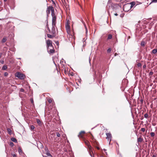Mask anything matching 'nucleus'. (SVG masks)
<instances>
[{
	"instance_id": "28",
	"label": "nucleus",
	"mask_w": 157,
	"mask_h": 157,
	"mask_svg": "<svg viewBox=\"0 0 157 157\" xmlns=\"http://www.w3.org/2000/svg\"><path fill=\"white\" fill-rule=\"evenodd\" d=\"M56 20V17L55 16L52 17V21H55Z\"/></svg>"
},
{
	"instance_id": "40",
	"label": "nucleus",
	"mask_w": 157,
	"mask_h": 157,
	"mask_svg": "<svg viewBox=\"0 0 157 157\" xmlns=\"http://www.w3.org/2000/svg\"><path fill=\"white\" fill-rule=\"evenodd\" d=\"M153 72L152 71H150L149 73V75H153Z\"/></svg>"
},
{
	"instance_id": "51",
	"label": "nucleus",
	"mask_w": 157,
	"mask_h": 157,
	"mask_svg": "<svg viewBox=\"0 0 157 157\" xmlns=\"http://www.w3.org/2000/svg\"><path fill=\"white\" fill-rule=\"evenodd\" d=\"M152 157H156V156L155 155H153V156H152Z\"/></svg>"
},
{
	"instance_id": "20",
	"label": "nucleus",
	"mask_w": 157,
	"mask_h": 157,
	"mask_svg": "<svg viewBox=\"0 0 157 157\" xmlns=\"http://www.w3.org/2000/svg\"><path fill=\"white\" fill-rule=\"evenodd\" d=\"M146 43L144 41H142L141 43V45L142 46H144Z\"/></svg>"
},
{
	"instance_id": "7",
	"label": "nucleus",
	"mask_w": 157,
	"mask_h": 157,
	"mask_svg": "<svg viewBox=\"0 0 157 157\" xmlns=\"http://www.w3.org/2000/svg\"><path fill=\"white\" fill-rule=\"evenodd\" d=\"M54 50L53 48H50L49 49H48V52L50 53H53L54 52Z\"/></svg>"
},
{
	"instance_id": "18",
	"label": "nucleus",
	"mask_w": 157,
	"mask_h": 157,
	"mask_svg": "<svg viewBox=\"0 0 157 157\" xmlns=\"http://www.w3.org/2000/svg\"><path fill=\"white\" fill-rule=\"evenodd\" d=\"M143 140V139L141 137H139L137 139V142H141Z\"/></svg>"
},
{
	"instance_id": "49",
	"label": "nucleus",
	"mask_w": 157,
	"mask_h": 157,
	"mask_svg": "<svg viewBox=\"0 0 157 157\" xmlns=\"http://www.w3.org/2000/svg\"><path fill=\"white\" fill-rule=\"evenodd\" d=\"M114 15H115V16H117L118 15V14H117V13H115V14H114Z\"/></svg>"
},
{
	"instance_id": "31",
	"label": "nucleus",
	"mask_w": 157,
	"mask_h": 157,
	"mask_svg": "<svg viewBox=\"0 0 157 157\" xmlns=\"http://www.w3.org/2000/svg\"><path fill=\"white\" fill-rule=\"evenodd\" d=\"M148 114H147V113H145L144 115V117L145 118H148Z\"/></svg>"
},
{
	"instance_id": "26",
	"label": "nucleus",
	"mask_w": 157,
	"mask_h": 157,
	"mask_svg": "<svg viewBox=\"0 0 157 157\" xmlns=\"http://www.w3.org/2000/svg\"><path fill=\"white\" fill-rule=\"evenodd\" d=\"M91 151L93 153L92 148H91V150L90 151V150H89V153L90 156L91 157H94V156L93 155H92V154L91 153Z\"/></svg>"
},
{
	"instance_id": "8",
	"label": "nucleus",
	"mask_w": 157,
	"mask_h": 157,
	"mask_svg": "<svg viewBox=\"0 0 157 157\" xmlns=\"http://www.w3.org/2000/svg\"><path fill=\"white\" fill-rule=\"evenodd\" d=\"M50 10H51V15L52 17L55 16L54 13V10L53 7L51 8Z\"/></svg>"
},
{
	"instance_id": "47",
	"label": "nucleus",
	"mask_w": 157,
	"mask_h": 157,
	"mask_svg": "<svg viewBox=\"0 0 157 157\" xmlns=\"http://www.w3.org/2000/svg\"><path fill=\"white\" fill-rule=\"evenodd\" d=\"M146 67V64H144V65L143 66V68H145Z\"/></svg>"
},
{
	"instance_id": "5",
	"label": "nucleus",
	"mask_w": 157,
	"mask_h": 157,
	"mask_svg": "<svg viewBox=\"0 0 157 157\" xmlns=\"http://www.w3.org/2000/svg\"><path fill=\"white\" fill-rule=\"evenodd\" d=\"M106 134L107 136L106 139H107L108 141H109V143H110L112 138L111 134L110 133H106Z\"/></svg>"
},
{
	"instance_id": "37",
	"label": "nucleus",
	"mask_w": 157,
	"mask_h": 157,
	"mask_svg": "<svg viewBox=\"0 0 157 157\" xmlns=\"http://www.w3.org/2000/svg\"><path fill=\"white\" fill-rule=\"evenodd\" d=\"M8 75V74L7 72H6L4 73V76H7Z\"/></svg>"
},
{
	"instance_id": "17",
	"label": "nucleus",
	"mask_w": 157,
	"mask_h": 157,
	"mask_svg": "<svg viewBox=\"0 0 157 157\" xmlns=\"http://www.w3.org/2000/svg\"><path fill=\"white\" fill-rule=\"evenodd\" d=\"M152 53L154 54H156L157 52V48L153 49L152 51Z\"/></svg>"
},
{
	"instance_id": "16",
	"label": "nucleus",
	"mask_w": 157,
	"mask_h": 157,
	"mask_svg": "<svg viewBox=\"0 0 157 157\" xmlns=\"http://www.w3.org/2000/svg\"><path fill=\"white\" fill-rule=\"evenodd\" d=\"M46 154L48 156L52 157V156L50 153L49 151H47V152H46Z\"/></svg>"
},
{
	"instance_id": "22",
	"label": "nucleus",
	"mask_w": 157,
	"mask_h": 157,
	"mask_svg": "<svg viewBox=\"0 0 157 157\" xmlns=\"http://www.w3.org/2000/svg\"><path fill=\"white\" fill-rule=\"evenodd\" d=\"M7 68V67L6 65H4L2 68V70H5Z\"/></svg>"
},
{
	"instance_id": "6",
	"label": "nucleus",
	"mask_w": 157,
	"mask_h": 157,
	"mask_svg": "<svg viewBox=\"0 0 157 157\" xmlns=\"http://www.w3.org/2000/svg\"><path fill=\"white\" fill-rule=\"evenodd\" d=\"M53 7L52 6H49L48 7L47 10H46V13H47V15L48 16V15L50 13V12L51 11V10H50L51 8Z\"/></svg>"
},
{
	"instance_id": "55",
	"label": "nucleus",
	"mask_w": 157,
	"mask_h": 157,
	"mask_svg": "<svg viewBox=\"0 0 157 157\" xmlns=\"http://www.w3.org/2000/svg\"><path fill=\"white\" fill-rule=\"evenodd\" d=\"M143 101L142 100H141V102H143Z\"/></svg>"
},
{
	"instance_id": "35",
	"label": "nucleus",
	"mask_w": 157,
	"mask_h": 157,
	"mask_svg": "<svg viewBox=\"0 0 157 157\" xmlns=\"http://www.w3.org/2000/svg\"><path fill=\"white\" fill-rule=\"evenodd\" d=\"M152 2H157V0H152L151 2L150 3V4H151V3Z\"/></svg>"
},
{
	"instance_id": "41",
	"label": "nucleus",
	"mask_w": 157,
	"mask_h": 157,
	"mask_svg": "<svg viewBox=\"0 0 157 157\" xmlns=\"http://www.w3.org/2000/svg\"><path fill=\"white\" fill-rule=\"evenodd\" d=\"M45 151L47 152V151H48V150L47 147H46L45 148Z\"/></svg>"
},
{
	"instance_id": "34",
	"label": "nucleus",
	"mask_w": 157,
	"mask_h": 157,
	"mask_svg": "<svg viewBox=\"0 0 157 157\" xmlns=\"http://www.w3.org/2000/svg\"><path fill=\"white\" fill-rule=\"evenodd\" d=\"M137 65L138 67H140L141 66V63H137Z\"/></svg>"
},
{
	"instance_id": "9",
	"label": "nucleus",
	"mask_w": 157,
	"mask_h": 157,
	"mask_svg": "<svg viewBox=\"0 0 157 157\" xmlns=\"http://www.w3.org/2000/svg\"><path fill=\"white\" fill-rule=\"evenodd\" d=\"M128 4H130V7L132 8L134 6H135L136 4V2L134 1L130 3H128Z\"/></svg>"
},
{
	"instance_id": "24",
	"label": "nucleus",
	"mask_w": 157,
	"mask_h": 157,
	"mask_svg": "<svg viewBox=\"0 0 157 157\" xmlns=\"http://www.w3.org/2000/svg\"><path fill=\"white\" fill-rule=\"evenodd\" d=\"M52 21V26L56 27V21Z\"/></svg>"
},
{
	"instance_id": "12",
	"label": "nucleus",
	"mask_w": 157,
	"mask_h": 157,
	"mask_svg": "<svg viewBox=\"0 0 157 157\" xmlns=\"http://www.w3.org/2000/svg\"><path fill=\"white\" fill-rule=\"evenodd\" d=\"M11 140L12 141L15 143H17V140L14 138H12L11 139Z\"/></svg>"
},
{
	"instance_id": "44",
	"label": "nucleus",
	"mask_w": 157,
	"mask_h": 157,
	"mask_svg": "<svg viewBox=\"0 0 157 157\" xmlns=\"http://www.w3.org/2000/svg\"><path fill=\"white\" fill-rule=\"evenodd\" d=\"M13 157H16V155L15 154H12Z\"/></svg>"
},
{
	"instance_id": "58",
	"label": "nucleus",
	"mask_w": 157,
	"mask_h": 157,
	"mask_svg": "<svg viewBox=\"0 0 157 157\" xmlns=\"http://www.w3.org/2000/svg\"><path fill=\"white\" fill-rule=\"evenodd\" d=\"M105 153H106V155H107V152H106Z\"/></svg>"
},
{
	"instance_id": "30",
	"label": "nucleus",
	"mask_w": 157,
	"mask_h": 157,
	"mask_svg": "<svg viewBox=\"0 0 157 157\" xmlns=\"http://www.w3.org/2000/svg\"><path fill=\"white\" fill-rule=\"evenodd\" d=\"M112 50V49L111 48H109L107 50V53H110Z\"/></svg>"
},
{
	"instance_id": "11",
	"label": "nucleus",
	"mask_w": 157,
	"mask_h": 157,
	"mask_svg": "<svg viewBox=\"0 0 157 157\" xmlns=\"http://www.w3.org/2000/svg\"><path fill=\"white\" fill-rule=\"evenodd\" d=\"M36 122L38 124H39V125L41 126L42 125V123L39 119H37Z\"/></svg>"
},
{
	"instance_id": "32",
	"label": "nucleus",
	"mask_w": 157,
	"mask_h": 157,
	"mask_svg": "<svg viewBox=\"0 0 157 157\" xmlns=\"http://www.w3.org/2000/svg\"><path fill=\"white\" fill-rule=\"evenodd\" d=\"M150 135L152 137H153L155 136V133L154 132H151L150 133Z\"/></svg>"
},
{
	"instance_id": "56",
	"label": "nucleus",
	"mask_w": 157,
	"mask_h": 157,
	"mask_svg": "<svg viewBox=\"0 0 157 157\" xmlns=\"http://www.w3.org/2000/svg\"><path fill=\"white\" fill-rule=\"evenodd\" d=\"M90 59H89V62H90Z\"/></svg>"
},
{
	"instance_id": "53",
	"label": "nucleus",
	"mask_w": 157,
	"mask_h": 157,
	"mask_svg": "<svg viewBox=\"0 0 157 157\" xmlns=\"http://www.w3.org/2000/svg\"><path fill=\"white\" fill-rule=\"evenodd\" d=\"M3 0L4 2H6L7 1V0Z\"/></svg>"
},
{
	"instance_id": "25",
	"label": "nucleus",
	"mask_w": 157,
	"mask_h": 157,
	"mask_svg": "<svg viewBox=\"0 0 157 157\" xmlns=\"http://www.w3.org/2000/svg\"><path fill=\"white\" fill-rule=\"evenodd\" d=\"M6 37H4L2 40V43H5L6 41Z\"/></svg>"
},
{
	"instance_id": "46",
	"label": "nucleus",
	"mask_w": 157,
	"mask_h": 157,
	"mask_svg": "<svg viewBox=\"0 0 157 157\" xmlns=\"http://www.w3.org/2000/svg\"><path fill=\"white\" fill-rule=\"evenodd\" d=\"M40 144L41 147V148H42L44 146L42 144L40 143Z\"/></svg>"
},
{
	"instance_id": "42",
	"label": "nucleus",
	"mask_w": 157,
	"mask_h": 157,
	"mask_svg": "<svg viewBox=\"0 0 157 157\" xmlns=\"http://www.w3.org/2000/svg\"><path fill=\"white\" fill-rule=\"evenodd\" d=\"M0 62L2 63V64H3L4 63V61L3 60H1L0 61Z\"/></svg>"
},
{
	"instance_id": "38",
	"label": "nucleus",
	"mask_w": 157,
	"mask_h": 157,
	"mask_svg": "<svg viewBox=\"0 0 157 157\" xmlns=\"http://www.w3.org/2000/svg\"><path fill=\"white\" fill-rule=\"evenodd\" d=\"M141 130L143 132H144L145 130V129L144 128H141Z\"/></svg>"
},
{
	"instance_id": "21",
	"label": "nucleus",
	"mask_w": 157,
	"mask_h": 157,
	"mask_svg": "<svg viewBox=\"0 0 157 157\" xmlns=\"http://www.w3.org/2000/svg\"><path fill=\"white\" fill-rule=\"evenodd\" d=\"M67 30V33L70 36H71V38H72V37H73V36L72 35H70V30Z\"/></svg>"
},
{
	"instance_id": "33",
	"label": "nucleus",
	"mask_w": 157,
	"mask_h": 157,
	"mask_svg": "<svg viewBox=\"0 0 157 157\" xmlns=\"http://www.w3.org/2000/svg\"><path fill=\"white\" fill-rule=\"evenodd\" d=\"M10 145L11 147H12L14 146V144L12 142H10Z\"/></svg>"
},
{
	"instance_id": "15",
	"label": "nucleus",
	"mask_w": 157,
	"mask_h": 157,
	"mask_svg": "<svg viewBox=\"0 0 157 157\" xmlns=\"http://www.w3.org/2000/svg\"><path fill=\"white\" fill-rule=\"evenodd\" d=\"M18 151L20 154H22L23 153L20 147L18 148Z\"/></svg>"
},
{
	"instance_id": "2",
	"label": "nucleus",
	"mask_w": 157,
	"mask_h": 157,
	"mask_svg": "<svg viewBox=\"0 0 157 157\" xmlns=\"http://www.w3.org/2000/svg\"><path fill=\"white\" fill-rule=\"evenodd\" d=\"M15 76L20 79H23L25 77V75L24 74L21 73L19 72L16 73L15 74Z\"/></svg>"
},
{
	"instance_id": "57",
	"label": "nucleus",
	"mask_w": 157,
	"mask_h": 157,
	"mask_svg": "<svg viewBox=\"0 0 157 157\" xmlns=\"http://www.w3.org/2000/svg\"><path fill=\"white\" fill-rule=\"evenodd\" d=\"M115 56H116V54H115Z\"/></svg>"
},
{
	"instance_id": "50",
	"label": "nucleus",
	"mask_w": 157,
	"mask_h": 157,
	"mask_svg": "<svg viewBox=\"0 0 157 157\" xmlns=\"http://www.w3.org/2000/svg\"><path fill=\"white\" fill-rule=\"evenodd\" d=\"M97 149H98V150H99L100 149V148L99 147H97Z\"/></svg>"
},
{
	"instance_id": "29",
	"label": "nucleus",
	"mask_w": 157,
	"mask_h": 157,
	"mask_svg": "<svg viewBox=\"0 0 157 157\" xmlns=\"http://www.w3.org/2000/svg\"><path fill=\"white\" fill-rule=\"evenodd\" d=\"M34 128H35V127L33 125H32L31 126L30 128L31 130H33L34 129Z\"/></svg>"
},
{
	"instance_id": "3",
	"label": "nucleus",
	"mask_w": 157,
	"mask_h": 157,
	"mask_svg": "<svg viewBox=\"0 0 157 157\" xmlns=\"http://www.w3.org/2000/svg\"><path fill=\"white\" fill-rule=\"evenodd\" d=\"M131 9L130 4L128 3L124 5L123 7L124 11L126 12L128 11Z\"/></svg>"
},
{
	"instance_id": "48",
	"label": "nucleus",
	"mask_w": 157,
	"mask_h": 157,
	"mask_svg": "<svg viewBox=\"0 0 157 157\" xmlns=\"http://www.w3.org/2000/svg\"><path fill=\"white\" fill-rule=\"evenodd\" d=\"M85 29H86V33H87V28L86 26H85Z\"/></svg>"
},
{
	"instance_id": "14",
	"label": "nucleus",
	"mask_w": 157,
	"mask_h": 157,
	"mask_svg": "<svg viewBox=\"0 0 157 157\" xmlns=\"http://www.w3.org/2000/svg\"><path fill=\"white\" fill-rule=\"evenodd\" d=\"M85 143L86 145L88 146V147L89 148V150L90 151L91 150V148H92V147L90 145H89L88 142H85Z\"/></svg>"
},
{
	"instance_id": "19",
	"label": "nucleus",
	"mask_w": 157,
	"mask_h": 157,
	"mask_svg": "<svg viewBox=\"0 0 157 157\" xmlns=\"http://www.w3.org/2000/svg\"><path fill=\"white\" fill-rule=\"evenodd\" d=\"M112 38V36L111 34H109L108 35V37L107 38V40H110Z\"/></svg>"
},
{
	"instance_id": "45",
	"label": "nucleus",
	"mask_w": 157,
	"mask_h": 157,
	"mask_svg": "<svg viewBox=\"0 0 157 157\" xmlns=\"http://www.w3.org/2000/svg\"><path fill=\"white\" fill-rule=\"evenodd\" d=\"M24 91V90L23 89H22V88H21L20 89V91L21 92H23Z\"/></svg>"
},
{
	"instance_id": "27",
	"label": "nucleus",
	"mask_w": 157,
	"mask_h": 157,
	"mask_svg": "<svg viewBox=\"0 0 157 157\" xmlns=\"http://www.w3.org/2000/svg\"><path fill=\"white\" fill-rule=\"evenodd\" d=\"M66 30H70V26L68 25H66Z\"/></svg>"
},
{
	"instance_id": "1",
	"label": "nucleus",
	"mask_w": 157,
	"mask_h": 157,
	"mask_svg": "<svg viewBox=\"0 0 157 157\" xmlns=\"http://www.w3.org/2000/svg\"><path fill=\"white\" fill-rule=\"evenodd\" d=\"M46 21L47 23L46 25V27H47V29L48 30V32L52 35H54L56 34V30L55 29L56 27L52 26V30H51L48 26V21L47 20Z\"/></svg>"
},
{
	"instance_id": "43",
	"label": "nucleus",
	"mask_w": 157,
	"mask_h": 157,
	"mask_svg": "<svg viewBox=\"0 0 157 157\" xmlns=\"http://www.w3.org/2000/svg\"><path fill=\"white\" fill-rule=\"evenodd\" d=\"M56 45H58L59 44V43L58 41H56Z\"/></svg>"
},
{
	"instance_id": "4",
	"label": "nucleus",
	"mask_w": 157,
	"mask_h": 157,
	"mask_svg": "<svg viewBox=\"0 0 157 157\" xmlns=\"http://www.w3.org/2000/svg\"><path fill=\"white\" fill-rule=\"evenodd\" d=\"M48 51V49L50 48H53V46L52 44V41L49 40H48L46 41Z\"/></svg>"
},
{
	"instance_id": "13",
	"label": "nucleus",
	"mask_w": 157,
	"mask_h": 157,
	"mask_svg": "<svg viewBox=\"0 0 157 157\" xmlns=\"http://www.w3.org/2000/svg\"><path fill=\"white\" fill-rule=\"evenodd\" d=\"M7 131L9 134L11 135L12 134V131L10 128H7Z\"/></svg>"
},
{
	"instance_id": "36",
	"label": "nucleus",
	"mask_w": 157,
	"mask_h": 157,
	"mask_svg": "<svg viewBox=\"0 0 157 157\" xmlns=\"http://www.w3.org/2000/svg\"><path fill=\"white\" fill-rule=\"evenodd\" d=\"M48 101L49 103H51L52 101V99H49L48 100Z\"/></svg>"
},
{
	"instance_id": "10",
	"label": "nucleus",
	"mask_w": 157,
	"mask_h": 157,
	"mask_svg": "<svg viewBox=\"0 0 157 157\" xmlns=\"http://www.w3.org/2000/svg\"><path fill=\"white\" fill-rule=\"evenodd\" d=\"M85 133V131H82L79 132V134H78V136L79 137L82 138L83 137V136L82 135V134H84Z\"/></svg>"
},
{
	"instance_id": "52",
	"label": "nucleus",
	"mask_w": 157,
	"mask_h": 157,
	"mask_svg": "<svg viewBox=\"0 0 157 157\" xmlns=\"http://www.w3.org/2000/svg\"><path fill=\"white\" fill-rule=\"evenodd\" d=\"M103 150H104V151H105L106 150V149H103Z\"/></svg>"
},
{
	"instance_id": "39",
	"label": "nucleus",
	"mask_w": 157,
	"mask_h": 157,
	"mask_svg": "<svg viewBox=\"0 0 157 157\" xmlns=\"http://www.w3.org/2000/svg\"><path fill=\"white\" fill-rule=\"evenodd\" d=\"M56 136L57 137H59L60 136V134L59 132L56 133Z\"/></svg>"
},
{
	"instance_id": "23",
	"label": "nucleus",
	"mask_w": 157,
	"mask_h": 157,
	"mask_svg": "<svg viewBox=\"0 0 157 157\" xmlns=\"http://www.w3.org/2000/svg\"><path fill=\"white\" fill-rule=\"evenodd\" d=\"M47 36L48 38H52L54 35V36H53V35H50V34H47Z\"/></svg>"
},
{
	"instance_id": "54",
	"label": "nucleus",
	"mask_w": 157,
	"mask_h": 157,
	"mask_svg": "<svg viewBox=\"0 0 157 157\" xmlns=\"http://www.w3.org/2000/svg\"><path fill=\"white\" fill-rule=\"evenodd\" d=\"M31 102H32V103H33V100L31 101Z\"/></svg>"
}]
</instances>
